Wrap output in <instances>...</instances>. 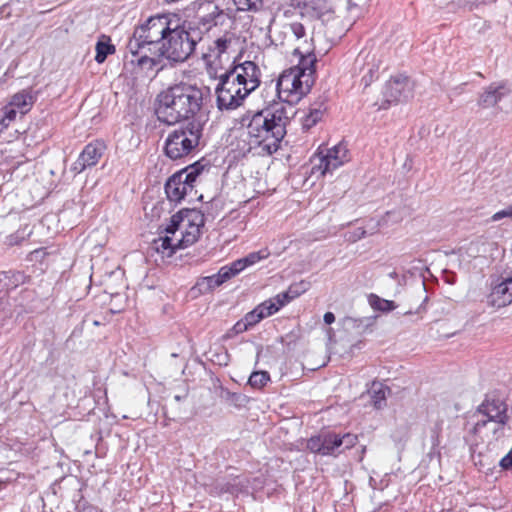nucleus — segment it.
I'll list each match as a JSON object with an SVG mask.
<instances>
[{
  "label": "nucleus",
  "instance_id": "nucleus-1",
  "mask_svg": "<svg viewBox=\"0 0 512 512\" xmlns=\"http://www.w3.org/2000/svg\"><path fill=\"white\" fill-rule=\"evenodd\" d=\"M199 39L197 30H188L174 16L163 14L152 16L137 27L127 50L132 55V63L152 70L159 64L160 57L173 62L185 61L195 50Z\"/></svg>",
  "mask_w": 512,
  "mask_h": 512
},
{
  "label": "nucleus",
  "instance_id": "nucleus-2",
  "mask_svg": "<svg viewBox=\"0 0 512 512\" xmlns=\"http://www.w3.org/2000/svg\"><path fill=\"white\" fill-rule=\"evenodd\" d=\"M294 51L300 56L299 64L283 71L276 83L279 99L289 104L298 103L310 91L317 61L313 39L303 40Z\"/></svg>",
  "mask_w": 512,
  "mask_h": 512
},
{
  "label": "nucleus",
  "instance_id": "nucleus-3",
  "mask_svg": "<svg viewBox=\"0 0 512 512\" xmlns=\"http://www.w3.org/2000/svg\"><path fill=\"white\" fill-rule=\"evenodd\" d=\"M202 103V89L181 83L159 93L156 115L159 121L173 125L193 118L200 111Z\"/></svg>",
  "mask_w": 512,
  "mask_h": 512
},
{
  "label": "nucleus",
  "instance_id": "nucleus-4",
  "mask_svg": "<svg viewBox=\"0 0 512 512\" xmlns=\"http://www.w3.org/2000/svg\"><path fill=\"white\" fill-rule=\"evenodd\" d=\"M288 117L283 107L264 110L253 115L246 127L249 149L260 148L261 152H276L286 134Z\"/></svg>",
  "mask_w": 512,
  "mask_h": 512
},
{
  "label": "nucleus",
  "instance_id": "nucleus-5",
  "mask_svg": "<svg viewBox=\"0 0 512 512\" xmlns=\"http://www.w3.org/2000/svg\"><path fill=\"white\" fill-rule=\"evenodd\" d=\"M200 138L201 129L193 123L174 129L165 139V155L172 160L184 158L198 147Z\"/></svg>",
  "mask_w": 512,
  "mask_h": 512
},
{
  "label": "nucleus",
  "instance_id": "nucleus-6",
  "mask_svg": "<svg viewBox=\"0 0 512 512\" xmlns=\"http://www.w3.org/2000/svg\"><path fill=\"white\" fill-rule=\"evenodd\" d=\"M203 226L204 215L196 209H186L171 217V223L165 231L178 236L183 246L187 247L198 240Z\"/></svg>",
  "mask_w": 512,
  "mask_h": 512
},
{
  "label": "nucleus",
  "instance_id": "nucleus-7",
  "mask_svg": "<svg viewBox=\"0 0 512 512\" xmlns=\"http://www.w3.org/2000/svg\"><path fill=\"white\" fill-rule=\"evenodd\" d=\"M234 39L229 34L217 38L203 54V61L208 75L211 78H218L223 72L230 71L229 65L235 64L233 59Z\"/></svg>",
  "mask_w": 512,
  "mask_h": 512
},
{
  "label": "nucleus",
  "instance_id": "nucleus-8",
  "mask_svg": "<svg viewBox=\"0 0 512 512\" xmlns=\"http://www.w3.org/2000/svg\"><path fill=\"white\" fill-rule=\"evenodd\" d=\"M219 83L215 92L217 105L220 110H231L242 105L245 98L250 94L228 71L223 72L219 77Z\"/></svg>",
  "mask_w": 512,
  "mask_h": 512
},
{
  "label": "nucleus",
  "instance_id": "nucleus-9",
  "mask_svg": "<svg viewBox=\"0 0 512 512\" xmlns=\"http://www.w3.org/2000/svg\"><path fill=\"white\" fill-rule=\"evenodd\" d=\"M357 441L358 437L351 433L342 436L335 433H325L311 437L307 442V448L313 453L337 456L344 450L354 447Z\"/></svg>",
  "mask_w": 512,
  "mask_h": 512
},
{
  "label": "nucleus",
  "instance_id": "nucleus-10",
  "mask_svg": "<svg viewBox=\"0 0 512 512\" xmlns=\"http://www.w3.org/2000/svg\"><path fill=\"white\" fill-rule=\"evenodd\" d=\"M350 160V154L347 146L339 143L326 151H320L315 157L312 167V174L324 176L333 172L338 167L344 165Z\"/></svg>",
  "mask_w": 512,
  "mask_h": 512
},
{
  "label": "nucleus",
  "instance_id": "nucleus-11",
  "mask_svg": "<svg viewBox=\"0 0 512 512\" xmlns=\"http://www.w3.org/2000/svg\"><path fill=\"white\" fill-rule=\"evenodd\" d=\"M237 82L250 93L256 90L261 83V70L259 66L253 62L246 60L244 62L235 63L233 68L228 71Z\"/></svg>",
  "mask_w": 512,
  "mask_h": 512
},
{
  "label": "nucleus",
  "instance_id": "nucleus-12",
  "mask_svg": "<svg viewBox=\"0 0 512 512\" xmlns=\"http://www.w3.org/2000/svg\"><path fill=\"white\" fill-rule=\"evenodd\" d=\"M413 83L406 76L392 77L385 85L384 97L387 102L395 103L412 96Z\"/></svg>",
  "mask_w": 512,
  "mask_h": 512
},
{
  "label": "nucleus",
  "instance_id": "nucleus-13",
  "mask_svg": "<svg viewBox=\"0 0 512 512\" xmlns=\"http://www.w3.org/2000/svg\"><path fill=\"white\" fill-rule=\"evenodd\" d=\"M487 303L493 308H502L512 303V276L492 284Z\"/></svg>",
  "mask_w": 512,
  "mask_h": 512
},
{
  "label": "nucleus",
  "instance_id": "nucleus-14",
  "mask_svg": "<svg viewBox=\"0 0 512 512\" xmlns=\"http://www.w3.org/2000/svg\"><path fill=\"white\" fill-rule=\"evenodd\" d=\"M105 150L103 142L95 141L85 146L78 159L73 163L71 170L79 174L87 167L94 166L98 163Z\"/></svg>",
  "mask_w": 512,
  "mask_h": 512
},
{
  "label": "nucleus",
  "instance_id": "nucleus-15",
  "mask_svg": "<svg viewBox=\"0 0 512 512\" xmlns=\"http://www.w3.org/2000/svg\"><path fill=\"white\" fill-rule=\"evenodd\" d=\"M193 186L187 182V176L185 173H175L173 174L165 184V192L167 198L171 202L178 203L186 195L193 191Z\"/></svg>",
  "mask_w": 512,
  "mask_h": 512
},
{
  "label": "nucleus",
  "instance_id": "nucleus-16",
  "mask_svg": "<svg viewBox=\"0 0 512 512\" xmlns=\"http://www.w3.org/2000/svg\"><path fill=\"white\" fill-rule=\"evenodd\" d=\"M362 60V82L364 86L370 85L375 79L378 78V71L382 64V60L378 53H367L365 56L359 55L357 61Z\"/></svg>",
  "mask_w": 512,
  "mask_h": 512
},
{
  "label": "nucleus",
  "instance_id": "nucleus-17",
  "mask_svg": "<svg viewBox=\"0 0 512 512\" xmlns=\"http://www.w3.org/2000/svg\"><path fill=\"white\" fill-rule=\"evenodd\" d=\"M478 420H507L506 405L500 400H486L478 409Z\"/></svg>",
  "mask_w": 512,
  "mask_h": 512
},
{
  "label": "nucleus",
  "instance_id": "nucleus-18",
  "mask_svg": "<svg viewBox=\"0 0 512 512\" xmlns=\"http://www.w3.org/2000/svg\"><path fill=\"white\" fill-rule=\"evenodd\" d=\"M506 420H477L474 432L482 439L499 438L504 435Z\"/></svg>",
  "mask_w": 512,
  "mask_h": 512
},
{
  "label": "nucleus",
  "instance_id": "nucleus-19",
  "mask_svg": "<svg viewBox=\"0 0 512 512\" xmlns=\"http://www.w3.org/2000/svg\"><path fill=\"white\" fill-rule=\"evenodd\" d=\"M505 95V85L501 83H492L487 86L484 92L479 96L478 105L483 108L495 106Z\"/></svg>",
  "mask_w": 512,
  "mask_h": 512
},
{
  "label": "nucleus",
  "instance_id": "nucleus-20",
  "mask_svg": "<svg viewBox=\"0 0 512 512\" xmlns=\"http://www.w3.org/2000/svg\"><path fill=\"white\" fill-rule=\"evenodd\" d=\"M154 249L163 257H171L177 249L185 248L178 236L166 232L153 242Z\"/></svg>",
  "mask_w": 512,
  "mask_h": 512
},
{
  "label": "nucleus",
  "instance_id": "nucleus-21",
  "mask_svg": "<svg viewBox=\"0 0 512 512\" xmlns=\"http://www.w3.org/2000/svg\"><path fill=\"white\" fill-rule=\"evenodd\" d=\"M35 102V97L29 90H22L14 94L8 102L16 108L21 115L28 113Z\"/></svg>",
  "mask_w": 512,
  "mask_h": 512
},
{
  "label": "nucleus",
  "instance_id": "nucleus-22",
  "mask_svg": "<svg viewBox=\"0 0 512 512\" xmlns=\"http://www.w3.org/2000/svg\"><path fill=\"white\" fill-rule=\"evenodd\" d=\"M309 283L306 281H300L298 283H293L289 286V288L278 295H276V300L283 307L288 304L293 299L299 297L301 294L306 292L308 289Z\"/></svg>",
  "mask_w": 512,
  "mask_h": 512
},
{
  "label": "nucleus",
  "instance_id": "nucleus-23",
  "mask_svg": "<svg viewBox=\"0 0 512 512\" xmlns=\"http://www.w3.org/2000/svg\"><path fill=\"white\" fill-rule=\"evenodd\" d=\"M96 55H95V61L97 63H103L108 55H112L115 53L116 49L113 44L110 42V38L103 36L97 43H96Z\"/></svg>",
  "mask_w": 512,
  "mask_h": 512
},
{
  "label": "nucleus",
  "instance_id": "nucleus-24",
  "mask_svg": "<svg viewBox=\"0 0 512 512\" xmlns=\"http://www.w3.org/2000/svg\"><path fill=\"white\" fill-rule=\"evenodd\" d=\"M324 108L320 105L317 108H311L309 112L302 119V126L308 130L315 126L323 117Z\"/></svg>",
  "mask_w": 512,
  "mask_h": 512
},
{
  "label": "nucleus",
  "instance_id": "nucleus-25",
  "mask_svg": "<svg viewBox=\"0 0 512 512\" xmlns=\"http://www.w3.org/2000/svg\"><path fill=\"white\" fill-rule=\"evenodd\" d=\"M238 11L258 12L264 6V0H232Z\"/></svg>",
  "mask_w": 512,
  "mask_h": 512
},
{
  "label": "nucleus",
  "instance_id": "nucleus-26",
  "mask_svg": "<svg viewBox=\"0 0 512 512\" xmlns=\"http://www.w3.org/2000/svg\"><path fill=\"white\" fill-rule=\"evenodd\" d=\"M280 308H282V306L276 300V297L266 300L256 307L257 312L260 313V315L263 317V319L268 316L273 315L274 313L279 311Z\"/></svg>",
  "mask_w": 512,
  "mask_h": 512
},
{
  "label": "nucleus",
  "instance_id": "nucleus-27",
  "mask_svg": "<svg viewBox=\"0 0 512 512\" xmlns=\"http://www.w3.org/2000/svg\"><path fill=\"white\" fill-rule=\"evenodd\" d=\"M220 285H221V283L217 277V274H214V275L206 276V277L199 279L198 282L196 283L195 287L201 293H207V292H210L213 289L219 287Z\"/></svg>",
  "mask_w": 512,
  "mask_h": 512
},
{
  "label": "nucleus",
  "instance_id": "nucleus-28",
  "mask_svg": "<svg viewBox=\"0 0 512 512\" xmlns=\"http://www.w3.org/2000/svg\"><path fill=\"white\" fill-rule=\"evenodd\" d=\"M270 381V375L267 371H255L248 380L251 387L262 389Z\"/></svg>",
  "mask_w": 512,
  "mask_h": 512
},
{
  "label": "nucleus",
  "instance_id": "nucleus-29",
  "mask_svg": "<svg viewBox=\"0 0 512 512\" xmlns=\"http://www.w3.org/2000/svg\"><path fill=\"white\" fill-rule=\"evenodd\" d=\"M370 305L373 309L382 312H389L396 309V304L393 301L382 299L376 295L370 297Z\"/></svg>",
  "mask_w": 512,
  "mask_h": 512
},
{
  "label": "nucleus",
  "instance_id": "nucleus-30",
  "mask_svg": "<svg viewBox=\"0 0 512 512\" xmlns=\"http://www.w3.org/2000/svg\"><path fill=\"white\" fill-rule=\"evenodd\" d=\"M19 111L9 103L3 108V117L0 119V132L4 131L16 119Z\"/></svg>",
  "mask_w": 512,
  "mask_h": 512
},
{
  "label": "nucleus",
  "instance_id": "nucleus-31",
  "mask_svg": "<svg viewBox=\"0 0 512 512\" xmlns=\"http://www.w3.org/2000/svg\"><path fill=\"white\" fill-rule=\"evenodd\" d=\"M204 168V165L200 162H196L178 173H185V176H187V182L194 187L196 179L200 176Z\"/></svg>",
  "mask_w": 512,
  "mask_h": 512
},
{
  "label": "nucleus",
  "instance_id": "nucleus-32",
  "mask_svg": "<svg viewBox=\"0 0 512 512\" xmlns=\"http://www.w3.org/2000/svg\"><path fill=\"white\" fill-rule=\"evenodd\" d=\"M386 388L382 384H373L372 401L376 408H381L385 404Z\"/></svg>",
  "mask_w": 512,
  "mask_h": 512
},
{
  "label": "nucleus",
  "instance_id": "nucleus-33",
  "mask_svg": "<svg viewBox=\"0 0 512 512\" xmlns=\"http://www.w3.org/2000/svg\"><path fill=\"white\" fill-rule=\"evenodd\" d=\"M270 255V252L267 248L261 249L256 252H251L247 256L243 257V261L246 264V267L255 265L261 260L267 259Z\"/></svg>",
  "mask_w": 512,
  "mask_h": 512
},
{
  "label": "nucleus",
  "instance_id": "nucleus-34",
  "mask_svg": "<svg viewBox=\"0 0 512 512\" xmlns=\"http://www.w3.org/2000/svg\"><path fill=\"white\" fill-rule=\"evenodd\" d=\"M205 8L208 11L207 16L203 17L202 20L205 25L215 24V19L222 15V10L212 2H207Z\"/></svg>",
  "mask_w": 512,
  "mask_h": 512
},
{
  "label": "nucleus",
  "instance_id": "nucleus-35",
  "mask_svg": "<svg viewBox=\"0 0 512 512\" xmlns=\"http://www.w3.org/2000/svg\"><path fill=\"white\" fill-rule=\"evenodd\" d=\"M288 29L297 40H301L306 35L305 27L300 22L290 23Z\"/></svg>",
  "mask_w": 512,
  "mask_h": 512
},
{
  "label": "nucleus",
  "instance_id": "nucleus-36",
  "mask_svg": "<svg viewBox=\"0 0 512 512\" xmlns=\"http://www.w3.org/2000/svg\"><path fill=\"white\" fill-rule=\"evenodd\" d=\"M243 319L245 320L246 325L252 327L259 323L263 319V317L260 315L259 312H257V309L255 308L251 312L247 313Z\"/></svg>",
  "mask_w": 512,
  "mask_h": 512
},
{
  "label": "nucleus",
  "instance_id": "nucleus-37",
  "mask_svg": "<svg viewBox=\"0 0 512 512\" xmlns=\"http://www.w3.org/2000/svg\"><path fill=\"white\" fill-rule=\"evenodd\" d=\"M503 218H512V203L506 206L504 209L494 213L491 216V221L496 222Z\"/></svg>",
  "mask_w": 512,
  "mask_h": 512
},
{
  "label": "nucleus",
  "instance_id": "nucleus-38",
  "mask_svg": "<svg viewBox=\"0 0 512 512\" xmlns=\"http://www.w3.org/2000/svg\"><path fill=\"white\" fill-rule=\"evenodd\" d=\"M234 276H236V275L233 273V271L231 270V268L228 265L221 267L217 273V277H218L221 285Z\"/></svg>",
  "mask_w": 512,
  "mask_h": 512
},
{
  "label": "nucleus",
  "instance_id": "nucleus-39",
  "mask_svg": "<svg viewBox=\"0 0 512 512\" xmlns=\"http://www.w3.org/2000/svg\"><path fill=\"white\" fill-rule=\"evenodd\" d=\"M228 266L231 268L235 275L239 274L240 272L247 268L245 262L243 261V258L235 260Z\"/></svg>",
  "mask_w": 512,
  "mask_h": 512
},
{
  "label": "nucleus",
  "instance_id": "nucleus-40",
  "mask_svg": "<svg viewBox=\"0 0 512 512\" xmlns=\"http://www.w3.org/2000/svg\"><path fill=\"white\" fill-rule=\"evenodd\" d=\"M367 232L364 228H357L349 237V240L352 242H356L366 236Z\"/></svg>",
  "mask_w": 512,
  "mask_h": 512
},
{
  "label": "nucleus",
  "instance_id": "nucleus-41",
  "mask_svg": "<svg viewBox=\"0 0 512 512\" xmlns=\"http://www.w3.org/2000/svg\"><path fill=\"white\" fill-rule=\"evenodd\" d=\"M500 466L503 469H511L512 468V449L509 451V453L503 457L500 461Z\"/></svg>",
  "mask_w": 512,
  "mask_h": 512
},
{
  "label": "nucleus",
  "instance_id": "nucleus-42",
  "mask_svg": "<svg viewBox=\"0 0 512 512\" xmlns=\"http://www.w3.org/2000/svg\"><path fill=\"white\" fill-rule=\"evenodd\" d=\"M245 320L242 319L240 321H238L235 325H234V330L236 333H242L246 330H248L250 327L248 325L245 324Z\"/></svg>",
  "mask_w": 512,
  "mask_h": 512
},
{
  "label": "nucleus",
  "instance_id": "nucleus-43",
  "mask_svg": "<svg viewBox=\"0 0 512 512\" xmlns=\"http://www.w3.org/2000/svg\"><path fill=\"white\" fill-rule=\"evenodd\" d=\"M323 320L326 324L330 325L335 321V315L332 312H326Z\"/></svg>",
  "mask_w": 512,
  "mask_h": 512
},
{
  "label": "nucleus",
  "instance_id": "nucleus-44",
  "mask_svg": "<svg viewBox=\"0 0 512 512\" xmlns=\"http://www.w3.org/2000/svg\"><path fill=\"white\" fill-rule=\"evenodd\" d=\"M175 399L179 401L181 398L180 396H176Z\"/></svg>",
  "mask_w": 512,
  "mask_h": 512
}]
</instances>
